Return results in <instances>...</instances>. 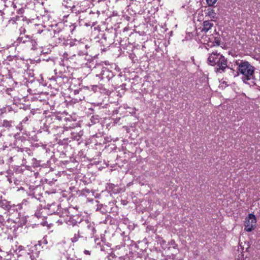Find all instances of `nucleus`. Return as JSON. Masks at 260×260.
<instances>
[{
	"mask_svg": "<svg viewBox=\"0 0 260 260\" xmlns=\"http://www.w3.org/2000/svg\"><path fill=\"white\" fill-rule=\"evenodd\" d=\"M213 26V23L211 21L206 20L203 23V27L201 32L204 36V34L208 32Z\"/></svg>",
	"mask_w": 260,
	"mask_h": 260,
	"instance_id": "obj_12",
	"label": "nucleus"
},
{
	"mask_svg": "<svg viewBox=\"0 0 260 260\" xmlns=\"http://www.w3.org/2000/svg\"><path fill=\"white\" fill-rule=\"evenodd\" d=\"M19 19H20V17H17L16 19H15V18H13L10 21L12 23H16V20H18Z\"/></svg>",
	"mask_w": 260,
	"mask_h": 260,
	"instance_id": "obj_25",
	"label": "nucleus"
},
{
	"mask_svg": "<svg viewBox=\"0 0 260 260\" xmlns=\"http://www.w3.org/2000/svg\"><path fill=\"white\" fill-rule=\"evenodd\" d=\"M29 43L31 44V49L34 50L39 49L38 44L35 40L31 39Z\"/></svg>",
	"mask_w": 260,
	"mask_h": 260,
	"instance_id": "obj_19",
	"label": "nucleus"
},
{
	"mask_svg": "<svg viewBox=\"0 0 260 260\" xmlns=\"http://www.w3.org/2000/svg\"><path fill=\"white\" fill-rule=\"evenodd\" d=\"M39 49H40V50H41V48H39ZM40 52H42V51H40Z\"/></svg>",
	"mask_w": 260,
	"mask_h": 260,
	"instance_id": "obj_34",
	"label": "nucleus"
},
{
	"mask_svg": "<svg viewBox=\"0 0 260 260\" xmlns=\"http://www.w3.org/2000/svg\"><path fill=\"white\" fill-rule=\"evenodd\" d=\"M256 222L255 215L253 214H249L245 219V230L247 232H251L255 227Z\"/></svg>",
	"mask_w": 260,
	"mask_h": 260,
	"instance_id": "obj_6",
	"label": "nucleus"
},
{
	"mask_svg": "<svg viewBox=\"0 0 260 260\" xmlns=\"http://www.w3.org/2000/svg\"><path fill=\"white\" fill-rule=\"evenodd\" d=\"M6 220H8V219L6 213H5L4 215L0 214V225L4 226L6 223Z\"/></svg>",
	"mask_w": 260,
	"mask_h": 260,
	"instance_id": "obj_16",
	"label": "nucleus"
},
{
	"mask_svg": "<svg viewBox=\"0 0 260 260\" xmlns=\"http://www.w3.org/2000/svg\"><path fill=\"white\" fill-rule=\"evenodd\" d=\"M11 252L13 254V258L7 260H32L30 256V253L28 252L27 250L21 245L15 246L11 250Z\"/></svg>",
	"mask_w": 260,
	"mask_h": 260,
	"instance_id": "obj_4",
	"label": "nucleus"
},
{
	"mask_svg": "<svg viewBox=\"0 0 260 260\" xmlns=\"http://www.w3.org/2000/svg\"><path fill=\"white\" fill-rule=\"evenodd\" d=\"M240 73L242 74V80L244 82L247 83L248 81L254 79V69L248 61L237 62Z\"/></svg>",
	"mask_w": 260,
	"mask_h": 260,
	"instance_id": "obj_3",
	"label": "nucleus"
},
{
	"mask_svg": "<svg viewBox=\"0 0 260 260\" xmlns=\"http://www.w3.org/2000/svg\"><path fill=\"white\" fill-rule=\"evenodd\" d=\"M82 221V218L79 215L68 216L64 219V221L66 224L73 226L76 225L77 223L81 224Z\"/></svg>",
	"mask_w": 260,
	"mask_h": 260,
	"instance_id": "obj_8",
	"label": "nucleus"
},
{
	"mask_svg": "<svg viewBox=\"0 0 260 260\" xmlns=\"http://www.w3.org/2000/svg\"><path fill=\"white\" fill-rule=\"evenodd\" d=\"M77 57V55L75 54H73V55H69L68 53H64L62 55V59H63V60L64 61V60H66V61H68V60H72L73 59V58L74 57Z\"/></svg>",
	"mask_w": 260,
	"mask_h": 260,
	"instance_id": "obj_15",
	"label": "nucleus"
},
{
	"mask_svg": "<svg viewBox=\"0 0 260 260\" xmlns=\"http://www.w3.org/2000/svg\"><path fill=\"white\" fill-rule=\"evenodd\" d=\"M87 40L82 39L79 40L77 39H71L69 40L68 45L73 50H76L77 52V57L86 56L88 54L87 49L89 47L87 43Z\"/></svg>",
	"mask_w": 260,
	"mask_h": 260,
	"instance_id": "obj_2",
	"label": "nucleus"
},
{
	"mask_svg": "<svg viewBox=\"0 0 260 260\" xmlns=\"http://www.w3.org/2000/svg\"><path fill=\"white\" fill-rule=\"evenodd\" d=\"M101 73L99 75L96 74L97 77H99L101 79H106L110 80L114 77L113 73L106 67H101Z\"/></svg>",
	"mask_w": 260,
	"mask_h": 260,
	"instance_id": "obj_9",
	"label": "nucleus"
},
{
	"mask_svg": "<svg viewBox=\"0 0 260 260\" xmlns=\"http://www.w3.org/2000/svg\"><path fill=\"white\" fill-rule=\"evenodd\" d=\"M17 11L18 12V13L19 14H21L23 13V9L21 8H19L18 10H17Z\"/></svg>",
	"mask_w": 260,
	"mask_h": 260,
	"instance_id": "obj_26",
	"label": "nucleus"
},
{
	"mask_svg": "<svg viewBox=\"0 0 260 260\" xmlns=\"http://www.w3.org/2000/svg\"><path fill=\"white\" fill-rule=\"evenodd\" d=\"M42 32H43V30L39 31H38V33H39V34H40V33H41Z\"/></svg>",
	"mask_w": 260,
	"mask_h": 260,
	"instance_id": "obj_31",
	"label": "nucleus"
},
{
	"mask_svg": "<svg viewBox=\"0 0 260 260\" xmlns=\"http://www.w3.org/2000/svg\"><path fill=\"white\" fill-rule=\"evenodd\" d=\"M83 237L80 235L79 233L78 234H75L73 238H71V241L72 242L74 243L79 240V238H82Z\"/></svg>",
	"mask_w": 260,
	"mask_h": 260,
	"instance_id": "obj_20",
	"label": "nucleus"
},
{
	"mask_svg": "<svg viewBox=\"0 0 260 260\" xmlns=\"http://www.w3.org/2000/svg\"><path fill=\"white\" fill-rule=\"evenodd\" d=\"M31 40V38L28 35H19L17 41L19 43H29Z\"/></svg>",
	"mask_w": 260,
	"mask_h": 260,
	"instance_id": "obj_14",
	"label": "nucleus"
},
{
	"mask_svg": "<svg viewBox=\"0 0 260 260\" xmlns=\"http://www.w3.org/2000/svg\"><path fill=\"white\" fill-rule=\"evenodd\" d=\"M20 35H25L26 30L24 27H21L19 29Z\"/></svg>",
	"mask_w": 260,
	"mask_h": 260,
	"instance_id": "obj_24",
	"label": "nucleus"
},
{
	"mask_svg": "<svg viewBox=\"0 0 260 260\" xmlns=\"http://www.w3.org/2000/svg\"><path fill=\"white\" fill-rule=\"evenodd\" d=\"M13 7L14 8H16V6L15 5H14Z\"/></svg>",
	"mask_w": 260,
	"mask_h": 260,
	"instance_id": "obj_32",
	"label": "nucleus"
},
{
	"mask_svg": "<svg viewBox=\"0 0 260 260\" xmlns=\"http://www.w3.org/2000/svg\"><path fill=\"white\" fill-rule=\"evenodd\" d=\"M1 209H2V208H0V210H1Z\"/></svg>",
	"mask_w": 260,
	"mask_h": 260,
	"instance_id": "obj_35",
	"label": "nucleus"
},
{
	"mask_svg": "<svg viewBox=\"0 0 260 260\" xmlns=\"http://www.w3.org/2000/svg\"><path fill=\"white\" fill-rule=\"evenodd\" d=\"M207 61L208 63L211 66H217L218 67L215 70L217 73H221L224 72L228 67L227 60L222 54L217 52H213L210 54Z\"/></svg>",
	"mask_w": 260,
	"mask_h": 260,
	"instance_id": "obj_1",
	"label": "nucleus"
},
{
	"mask_svg": "<svg viewBox=\"0 0 260 260\" xmlns=\"http://www.w3.org/2000/svg\"><path fill=\"white\" fill-rule=\"evenodd\" d=\"M99 241L96 240V248H100V250L102 251H106L107 250V247H106L103 245H101V242H98L97 241Z\"/></svg>",
	"mask_w": 260,
	"mask_h": 260,
	"instance_id": "obj_18",
	"label": "nucleus"
},
{
	"mask_svg": "<svg viewBox=\"0 0 260 260\" xmlns=\"http://www.w3.org/2000/svg\"><path fill=\"white\" fill-rule=\"evenodd\" d=\"M84 253L85 254H88V255H89L90 254V252L88 250H85L84 251Z\"/></svg>",
	"mask_w": 260,
	"mask_h": 260,
	"instance_id": "obj_29",
	"label": "nucleus"
},
{
	"mask_svg": "<svg viewBox=\"0 0 260 260\" xmlns=\"http://www.w3.org/2000/svg\"><path fill=\"white\" fill-rule=\"evenodd\" d=\"M69 4V2H68L67 1H63V3H62V5L67 8H70L71 9H72L74 6H72L71 5H68Z\"/></svg>",
	"mask_w": 260,
	"mask_h": 260,
	"instance_id": "obj_22",
	"label": "nucleus"
},
{
	"mask_svg": "<svg viewBox=\"0 0 260 260\" xmlns=\"http://www.w3.org/2000/svg\"><path fill=\"white\" fill-rule=\"evenodd\" d=\"M259 80H260V70H259Z\"/></svg>",
	"mask_w": 260,
	"mask_h": 260,
	"instance_id": "obj_33",
	"label": "nucleus"
},
{
	"mask_svg": "<svg viewBox=\"0 0 260 260\" xmlns=\"http://www.w3.org/2000/svg\"><path fill=\"white\" fill-rule=\"evenodd\" d=\"M57 222H58V223H60V224H62L63 223H64V222H65L64 221V219H63V220H61V219H60V220H58L57 221Z\"/></svg>",
	"mask_w": 260,
	"mask_h": 260,
	"instance_id": "obj_30",
	"label": "nucleus"
},
{
	"mask_svg": "<svg viewBox=\"0 0 260 260\" xmlns=\"http://www.w3.org/2000/svg\"><path fill=\"white\" fill-rule=\"evenodd\" d=\"M2 206L7 209H9L11 207V205H10L9 203L6 201H4L2 203Z\"/></svg>",
	"mask_w": 260,
	"mask_h": 260,
	"instance_id": "obj_21",
	"label": "nucleus"
},
{
	"mask_svg": "<svg viewBox=\"0 0 260 260\" xmlns=\"http://www.w3.org/2000/svg\"><path fill=\"white\" fill-rule=\"evenodd\" d=\"M4 226L0 225V235L4 232Z\"/></svg>",
	"mask_w": 260,
	"mask_h": 260,
	"instance_id": "obj_27",
	"label": "nucleus"
},
{
	"mask_svg": "<svg viewBox=\"0 0 260 260\" xmlns=\"http://www.w3.org/2000/svg\"><path fill=\"white\" fill-rule=\"evenodd\" d=\"M13 122L12 121H8L7 120H4L3 121L2 125L3 126L9 128L12 126Z\"/></svg>",
	"mask_w": 260,
	"mask_h": 260,
	"instance_id": "obj_17",
	"label": "nucleus"
},
{
	"mask_svg": "<svg viewBox=\"0 0 260 260\" xmlns=\"http://www.w3.org/2000/svg\"><path fill=\"white\" fill-rule=\"evenodd\" d=\"M40 244H35L31 246V247L27 250L28 252L30 253V256L32 260H35L36 257L39 255L40 251L38 250V247H40Z\"/></svg>",
	"mask_w": 260,
	"mask_h": 260,
	"instance_id": "obj_10",
	"label": "nucleus"
},
{
	"mask_svg": "<svg viewBox=\"0 0 260 260\" xmlns=\"http://www.w3.org/2000/svg\"><path fill=\"white\" fill-rule=\"evenodd\" d=\"M207 4L209 6H213L216 3L217 0H206Z\"/></svg>",
	"mask_w": 260,
	"mask_h": 260,
	"instance_id": "obj_23",
	"label": "nucleus"
},
{
	"mask_svg": "<svg viewBox=\"0 0 260 260\" xmlns=\"http://www.w3.org/2000/svg\"><path fill=\"white\" fill-rule=\"evenodd\" d=\"M53 38H56L58 40V43H63L66 38L67 37L65 35L64 30L57 27L56 26L53 28Z\"/></svg>",
	"mask_w": 260,
	"mask_h": 260,
	"instance_id": "obj_7",
	"label": "nucleus"
},
{
	"mask_svg": "<svg viewBox=\"0 0 260 260\" xmlns=\"http://www.w3.org/2000/svg\"><path fill=\"white\" fill-rule=\"evenodd\" d=\"M27 201L26 200H24L22 202V205H26Z\"/></svg>",
	"mask_w": 260,
	"mask_h": 260,
	"instance_id": "obj_28",
	"label": "nucleus"
},
{
	"mask_svg": "<svg viewBox=\"0 0 260 260\" xmlns=\"http://www.w3.org/2000/svg\"><path fill=\"white\" fill-rule=\"evenodd\" d=\"M200 35H198V38L200 40L201 43L207 44L209 46L212 47L214 46H219L220 45V40L217 37L208 38L207 36H202L200 38Z\"/></svg>",
	"mask_w": 260,
	"mask_h": 260,
	"instance_id": "obj_5",
	"label": "nucleus"
},
{
	"mask_svg": "<svg viewBox=\"0 0 260 260\" xmlns=\"http://www.w3.org/2000/svg\"><path fill=\"white\" fill-rule=\"evenodd\" d=\"M81 226H84L87 229V232L90 234H93L94 228L92 223L89 222L87 220L82 221Z\"/></svg>",
	"mask_w": 260,
	"mask_h": 260,
	"instance_id": "obj_13",
	"label": "nucleus"
},
{
	"mask_svg": "<svg viewBox=\"0 0 260 260\" xmlns=\"http://www.w3.org/2000/svg\"><path fill=\"white\" fill-rule=\"evenodd\" d=\"M205 17L209 18L211 21H215L217 19V15L215 11L211 9L208 8L205 11Z\"/></svg>",
	"mask_w": 260,
	"mask_h": 260,
	"instance_id": "obj_11",
	"label": "nucleus"
}]
</instances>
